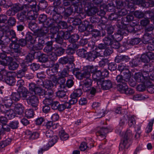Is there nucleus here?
I'll return each mask as SVG.
<instances>
[{
  "label": "nucleus",
  "instance_id": "2",
  "mask_svg": "<svg viewBox=\"0 0 154 154\" xmlns=\"http://www.w3.org/2000/svg\"><path fill=\"white\" fill-rule=\"evenodd\" d=\"M146 66L143 67V70L141 73L142 76L144 78L145 82H149L150 83H152L151 81L154 82V66H151L150 64L149 67H148L147 70H146Z\"/></svg>",
  "mask_w": 154,
  "mask_h": 154
},
{
  "label": "nucleus",
  "instance_id": "57",
  "mask_svg": "<svg viewBox=\"0 0 154 154\" xmlns=\"http://www.w3.org/2000/svg\"><path fill=\"white\" fill-rule=\"evenodd\" d=\"M51 138L52 139L47 144V146H48L49 148L54 145V144L57 142L58 139L57 137L55 135L53 136L52 137H51Z\"/></svg>",
  "mask_w": 154,
  "mask_h": 154
},
{
  "label": "nucleus",
  "instance_id": "10",
  "mask_svg": "<svg viewBox=\"0 0 154 154\" xmlns=\"http://www.w3.org/2000/svg\"><path fill=\"white\" fill-rule=\"evenodd\" d=\"M123 74V76L119 75L116 77V80L118 82L120 83L119 84H122L124 83L128 82L129 78L130 77L129 71L126 70V74Z\"/></svg>",
  "mask_w": 154,
  "mask_h": 154
},
{
  "label": "nucleus",
  "instance_id": "36",
  "mask_svg": "<svg viewBox=\"0 0 154 154\" xmlns=\"http://www.w3.org/2000/svg\"><path fill=\"white\" fill-rule=\"evenodd\" d=\"M9 37H7V39L11 41V42H17L18 38H17L15 31L12 30L10 31Z\"/></svg>",
  "mask_w": 154,
  "mask_h": 154
},
{
  "label": "nucleus",
  "instance_id": "5",
  "mask_svg": "<svg viewBox=\"0 0 154 154\" xmlns=\"http://www.w3.org/2000/svg\"><path fill=\"white\" fill-rule=\"evenodd\" d=\"M85 2V3L83 5V6L87 15L89 16H92L96 14L97 12V8L91 6V3L87 2V0Z\"/></svg>",
  "mask_w": 154,
  "mask_h": 154
},
{
  "label": "nucleus",
  "instance_id": "34",
  "mask_svg": "<svg viewBox=\"0 0 154 154\" xmlns=\"http://www.w3.org/2000/svg\"><path fill=\"white\" fill-rule=\"evenodd\" d=\"M53 39H54L56 43L61 45H65V46L66 45V44L65 42H63V38L60 32L58 33V34H57L56 37L55 36H54V38H53Z\"/></svg>",
  "mask_w": 154,
  "mask_h": 154
},
{
  "label": "nucleus",
  "instance_id": "17",
  "mask_svg": "<svg viewBox=\"0 0 154 154\" xmlns=\"http://www.w3.org/2000/svg\"><path fill=\"white\" fill-rule=\"evenodd\" d=\"M92 79L94 81L97 82V84L99 85L102 82L103 79L101 78V74L100 70L93 74Z\"/></svg>",
  "mask_w": 154,
  "mask_h": 154
},
{
  "label": "nucleus",
  "instance_id": "30",
  "mask_svg": "<svg viewBox=\"0 0 154 154\" xmlns=\"http://www.w3.org/2000/svg\"><path fill=\"white\" fill-rule=\"evenodd\" d=\"M91 31V38L95 41H98L99 40L101 34L99 30L97 29H93Z\"/></svg>",
  "mask_w": 154,
  "mask_h": 154
},
{
  "label": "nucleus",
  "instance_id": "3",
  "mask_svg": "<svg viewBox=\"0 0 154 154\" xmlns=\"http://www.w3.org/2000/svg\"><path fill=\"white\" fill-rule=\"evenodd\" d=\"M87 68L85 66L82 70L79 68H76L73 71V74L77 79L80 80L82 79L83 78H86V79H89L91 73Z\"/></svg>",
  "mask_w": 154,
  "mask_h": 154
},
{
  "label": "nucleus",
  "instance_id": "26",
  "mask_svg": "<svg viewBox=\"0 0 154 154\" xmlns=\"http://www.w3.org/2000/svg\"><path fill=\"white\" fill-rule=\"evenodd\" d=\"M26 135L29 136V138L30 140H35L38 138L39 137V133L37 132H33L27 130L26 132Z\"/></svg>",
  "mask_w": 154,
  "mask_h": 154
},
{
  "label": "nucleus",
  "instance_id": "38",
  "mask_svg": "<svg viewBox=\"0 0 154 154\" xmlns=\"http://www.w3.org/2000/svg\"><path fill=\"white\" fill-rule=\"evenodd\" d=\"M57 82L59 84L60 88L63 89L66 88V86L65 84L66 82V79L65 78L61 77L59 76V77L57 79Z\"/></svg>",
  "mask_w": 154,
  "mask_h": 154
},
{
  "label": "nucleus",
  "instance_id": "28",
  "mask_svg": "<svg viewBox=\"0 0 154 154\" xmlns=\"http://www.w3.org/2000/svg\"><path fill=\"white\" fill-rule=\"evenodd\" d=\"M36 54L37 55V58L39 61L41 62L45 63L48 60V57L45 54H41L40 52H36Z\"/></svg>",
  "mask_w": 154,
  "mask_h": 154
},
{
  "label": "nucleus",
  "instance_id": "55",
  "mask_svg": "<svg viewBox=\"0 0 154 154\" xmlns=\"http://www.w3.org/2000/svg\"><path fill=\"white\" fill-rule=\"evenodd\" d=\"M87 53V51L83 48L79 49L77 51L78 55L80 57L83 58H86Z\"/></svg>",
  "mask_w": 154,
  "mask_h": 154
},
{
  "label": "nucleus",
  "instance_id": "4",
  "mask_svg": "<svg viewBox=\"0 0 154 154\" xmlns=\"http://www.w3.org/2000/svg\"><path fill=\"white\" fill-rule=\"evenodd\" d=\"M49 31V28L44 25L40 28L36 30L34 32V35L36 38H42L46 36Z\"/></svg>",
  "mask_w": 154,
  "mask_h": 154
},
{
  "label": "nucleus",
  "instance_id": "39",
  "mask_svg": "<svg viewBox=\"0 0 154 154\" xmlns=\"http://www.w3.org/2000/svg\"><path fill=\"white\" fill-rule=\"evenodd\" d=\"M68 103H65L63 104H60V103L58 104L57 106L56 109L55 110H57L59 112H61L64 110L66 108H69L70 106H68Z\"/></svg>",
  "mask_w": 154,
  "mask_h": 154
},
{
  "label": "nucleus",
  "instance_id": "8",
  "mask_svg": "<svg viewBox=\"0 0 154 154\" xmlns=\"http://www.w3.org/2000/svg\"><path fill=\"white\" fill-rule=\"evenodd\" d=\"M28 103L30 104L34 110H37L38 108L37 106L39 103L38 97L34 95L31 94L29 95L28 98L26 100Z\"/></svg>",
  "mask_w": 154,
  "mask_h": 154
},
{
  "label": "nucleus",
  "instance_id": "54",
  "mask_svg": "<svg viewBox=\"0 0 154 154\" xmlns=\"http://www.w3.org/2000/svg\"><path fill=\"white\" fill-rule=\"evenodd\" d=\"M11 142V140L8 138L0 142V148H3L9 145Z\"/></svg>",
  "mask_w": 154,
  "mask_h": 154
},
{
  "label": "nucleus",
  "instance_id": "41",
  "mask_svg": "<svg viewBox=\"0 0 154 154\" xmlns=\"http://www.w3.org/2000/svg\"><path fill=\"white\" fill-rule=\"evenodd\" d=\"M70 97L71 99L69 101V102H66L68 103V106H70V108H71V105L77 103L78 97H77L74 95L72 93L70 95Z\"/></svg>",
  "mask_w": 154,
  "mask_h": 154
},
{
  "label": "nucleus",
  "instance_id": "32",
  "mask_svg": "<svg viewBox=\"0 0 154 154\" xmlns=\"http://www.w3.org/2000/svg\"><path fill=\"white\" fill-rule=\"evenodd\" d=\"M28 11H23L17 14V17L20 22H23L27 19L26 13Z\"/></svg>",
  "mask_w": 154,
  "mask_h": 154
},
{
  "label": "nucleus",
  "instance_id": "52",
  "mask_svg": "<svg viewBox=\"0 0 154 154\" xmlns=\"http://www.w3.org/2000/svg\"><path fill=\"white\" fill-rule=\"evenodd\" d=\"M44 87L47 89H52L54 87V84L52 81L49 80H45L44 81Z\"/></svg>",
  "mask_w": 154,
  "mask_h": 154
},
{
  "label": "nucleus",
  "instance_id": "7",
  "mask_svg": "<svg viewBox=\"0 0 154 154\" xmlns=\"http://www.w3.org/2000/svg\"><path fill=\"white\" fill-rule=\"evenodd\" d=\"M3 73H5L3 82L10 86L14 85L16 81L14 77L12 74L6 71H4Z\"/></svg>",
  "mask_w": 154,
  "mask_h": 154
},
{
  "label": "nucleus",
  "instance_id": "60",
  "mask_svg": "<svg viewBox=\"0 0 154 154\" xmlns=\"http://www.w3.org/2000/svg\"><path fill=\"white\" fill-rule=\"evenodd\" d=\"M79 38V35L77 34H74L71 35L69 41L70 43H75Z\"/></svg>",
  "mask_w": 154,
  "mask_h": 154
},
{
  "label": "nucleus",
  "instance_id": "20",
  "mask_svg": "<svg viewBox=\"0 0 154 154\" xmlns=\"http://www.w3.org/2000/svg\"><path fill=\"white\" fill-rule=\"evenodd\" d=\"M124 33L123 30L120 28L117 31V32L111 35L112 39L117 41H120L123 38L122 35Z\"/></svg>",
  "mask_w": 154,
  "mask_h": 154
},
{
  "label": "nucleus",
  "instance_id": "23",
  "mask_svg": "<svg viewBox=\"0 0 154 154\" xmlns=\"http://www.w3.org/2000/svg\"><path fill=\"white\" fill-rule=\"evenodd\" d=\"M29 11L27 12V19L34 20L37 17V13L36 11L31 10L30 8Z\"/></svg>",
  "mask_w": 154,
  "mask_h": 154
},
{
  "label": "nucleus",
  "instance_id": "25",
  "mask_svg": "<svg viewBox=\"0 0 154 154\" xmlns=\"http://www.w3.org/2000/svg\"><path fill=\"white\" fill-rule=\"evenodd\" d=\"M53 43L52 42H48L46 44V45L44 48V52L47 53V55L52 53L54 51V47L52 46Z\"/></svg>",
  "mask_w": 154,
  "mask_h": 154
},
{
  "label": "nucleus",
  "instance_id": "46",
  "mask_svg": "<svg viewBox=\"0 0 154 154\" xmlns=\"http://www.w3.org/2000/svg\"><path fill=\"white\" fill-rule=\"evenodd\" d=\"M118 69L121 72H123V74H126V70L129 71L126 64L123 63H120L118 65Z\"/></svg>",
  "mask_w": 154,
  "mask_h": 154
},
{
  "label": "nucleus",
  "instance_id": "40",
  "mask_svg": "<svg viewBox=\"0 0 154 154\" xmlns=\"http://www.w3.org/2000/svg\"><path fill=\"white\" fill-rule=\"evenodd\" d=\"M58 31L59 29L57 27H55V26L52 27L50 29L49 34L50 36H49L51 37V39H53V38H54V36L58 34Z\"/></svg>",
  "mask_w": 154,
  "mask_h": 154
},
{
  "label": "nucleus",
  "instance_id": "44",
  "mask_svg": "<svg viewBox=\"0 0 154 154\" xmlns=\"http://www.w3.org/2000/svg\"><path fill=\"white\" fill-rule=\"evenodd\" d=\"M125 30L128 32L135 33L136 32L137 29L135 28V26L131 25H128L123 28Z\"/></svg>",
  "mask_w": 154,
  "mask_h": 154
},
{
  "label": "nucleus",
  "instance_id": "6",
  "mask_svg": "<svg viewBox=\"0 0 154 154\" xmlns=\"http://www.w3.org/2000/svg\"><path fill=\"white\" fill-rule=\"evenodd\" d=\"M87 0H71V3L75 6V11L80 13L82 11L83 5L85 3Z\"/></svg>",
  "mask_w": 154,
  "mask_h": 154
},
{
  "label": "nucleus",
  "instance_id": "62",
  "mask_svg": "<svg viewBox=\"0 0 154 154\" xmlns=\"http://www.w3.org/2000/svg\"><path fill=\"white\" fill-rule=\"evenodd\" d=\"M135 80L137 82L142 83H145L144 78L142 76L141 73H138L136 74L134 76Z\"/></svg>",
  "mask_w": 154,
  "mask_h": 154
},
{
  "label": "nucleus",
  "instance_id": "56",
  "mask_svg": "<svg viewBox=\"0 0 154 154\" xmlns=\"http://www.w3.org/2000/svg\"><path fill=\"white\" fill-rule=\"evenodd\" d=\"M82 11L81 13L79 14V15L78 16L79 17H76L74 19L72 18L71 19V21H72L73 25L75 26H76L79 25L81 23V20L79 17L81 16L82 14L83 15V14L82 13Z\"/></svg>",
  "mask_w": 154,
  "mask_h": 154
},
{
  "label": "nucleus",
  "instance_id": "42",
  "mask_svg": "<svg viewBox=\"0 0 154 154\" xmlns=\"http://www.w3.org/2000/svg\"><path fill=\"white\" fill-rule=\"evenodd\" d=\"M128 82L124 83L122 84H119L118 85L117 88L118 90L121 93H124L125 91L128 88L127 85Z\"/></svg>",
  "mask_w": 154,
  "mask_h": 154
},
{
  "label": "nucleus",
  "instance_id": "15",
  "mask_svg": "<svg viewBox=\"0 0 154 154\" xmlns=\"http://www.w3.org/2000/svg\"><path fill=\"white\" fill-rule=\"evenodd\" d=\"M86 59L89 61H93L98 57H102L101 54L96 51H93L87 53L86 55Z\"/></svg>",
  "mask_w": 154,
  "mask_h": 154
},
{
  "label": "nucleus",
  "instance_id": "49",
  "mask_svg": "<svg viewBox=\"0 0 154 154\" xmlns=\"http://www.w3.org/2000/svg\"><path fill=\"white\" fill-rule=\"evenodd\" d=\"M43 93L45 98H51L53 96L54 91L52 89H49L44 91Z\"/></svg>",
  "mask_w": 154,
  "mask_h": 154
},
{
  "label": "nucleus",
  "instance_id": "9",
  "mask_svg": "<svg viewBox=\"0 0 154 154\" xmlns=\"http://www.w3.org/2000/svg\"><path fill=\"white\" fill-rule=\"evenodd\" d=\"M29 89L30 92L34 93L35 94L39 95L42 94L44 91L41 87L36 86L34 83H32L29 84Z\"/></svg>",
  "mask_w": 154,
  "mask_h": 154
},
{
  "label": "nucleus",
  "instance_id": "33",
  "mask_svg": "<svg viewBox=\"0 0 154 154\" xmlns=\"http://www.w3.org/2000/svg\"><path fill=\"white\" fill-rule=\"evenodd\" d=\"M116 0H112L110 3H108L106 6L105 9L108 11H113L116 8V5L114 4Z\"/></svg>",
  "mask_w": 154,
  "mask_h": 154
},
{
  "label": "nucleus",
  "instance_id": "48",
  "mask_svg": "<svg viewBox=\"0 0 154 154\" xmlns=\"http://www.w3.org/2000/svg\"><path fill=\"white\" fill-rule=\"evenodd\" d=\"M59 67V65L58 63H56L54 64L51 68V69H49V71H47V73H48V72L51 73V72H52V74H50L51 76H53L55 75V73H56L58 72V70Z\"/></svg>",
  "mask_w": 154,
  "mask_h": 154
},
{
  "label": "nucleus",
  "instance_id": "12",
  "mask_svg": "<svg viewBox=\"0 0 154 154\" xmlns=\"http://www.w3.org/2000/svg\"><path fill=\"white\" fill-rule=\"evenodd\" d=\"M154 58L153 53L149 51L146 54H142L140 59V61L142 62L148 63L150 60H152Z\"/></svg>",
  "mask_w": 154,
  "mask_h": 154
},
{
  "label": "nucleus",
  "instance_id": "37",
  "mask_svg": "<svg viewBox=\"0 0 154 154\" xmlns=\"http://www.w3.org/2000/svg\"><path fill=\"white\" fill-rule=\"evenodd\" d=\"M63 12L62 13L65 17H69L71 14L73 12L72 8L71 6L67 8L63 7Z\"/></svg>",
  "mask_w": 154,
  "mask_h": 154
},
{
  "label": "nucleus",
  "instance_id": "14",
  "mask_svg": "<svg viewBox=\"0 0 154 154\" xmlns=\"http://www.w3.org/2000/svg\"><path fill=\"white\" fill-rule=\"evenodd\" d=\"M109 128L108 127H102L96 133V135L100 140L104 139L106 137V134L108 132Z\"/></svg>",
  "mask_w": 154,
  "mask_h": 154
},
{
  "label": "nucleus",
  "instance_id": "27",
  "mask_svg": "<svg viewBox=\"0 0 154 154\" xmlns=\"http://www.w3.org/2000/svg\"><path fill=\"white\" fill-rule=\"evenodd\" d=\"M34 34L30 32H28L26 35L25 39L27 42H30L31 43L33 44L36 41V39Z\"/></svg>",
  "mask_w": 154,
  "mask_h": 154
},
{
  "label": "nucleus",
  "instance_id": "50",
  "mask_svg": "<svg viewBox=\"0 0 154 154\" xmlns=\"http://www.w3.org/2000/svg\"><path fill=\"white\" fill-rule=\"evenodd\" d=\"M36 54V52H32V53H29L26 56V58L25 61L26 63H28L29 62H31L34 59V56Z\"/></svg>",
  "mask_w": 154,
  "mask_h": 154
},
{
  "label": "nucleus",
  "instance_id": "43",
  "mask_svg": "<svg viewBox=\"0 0 154 154\" xmlns=\"http://www.w3.org/2000/svg\"><path fill=\"white\" fill-rule=\"evenodd\" d=\"M56 24V23L51 18V17H49L48 18H47L44 25H46L47 26H46L48 28L49 27H52L53 26H55Z\"/></svg>",
  "mask_w": 154,
  "mask_h": 154
},
{
  "label": "nucleus",
  "instance_id": "51",
  "mask_svg": "<svg viewBox=\"0 0 154 154\" xmlns=\"http://www.w3.org/2000/svg\"><path fill=\"white\" fill-rule=\"evenodd\" d=\"M5 115L8 117L9 119H11L14 118L16 114L13 109H9L7 110Z\"/></svg>",
  "mask_w": 154,
  "mask_h": 154
},
{
  "label": "nucleus",
  "instance_id": "24",
  "mask_svg": "<svg viewBox=\"0 0 154 154\" xmlns=\"http://www.w3.org/2000/svg\"><path fill=\"white\" fill-rule=\"evenodd\" d=\"M18 91L20 94L21 97L23 100H26L28 98V94H29V91L25 87H22L21 88L19 89Z\"/></svg>",
  "mask_w": 154,
  "mask_h": 154
},
{
  "label": "nucleus",
  "instance_id": "19",
  "mask_svg": "<svg viewBox=\"0 0 154 154\" xmlns=\"http://www.w3.org/2000/svg\"><path fill=\"white\" fill-rule=\"evenodd\" d=\"M100 85H101V88L103 90H107L112 87V83L109 80H102V82Z\"/></svg>",
  "mask_w": 154,
  "mask_h": 154
},
{
  "label": "nucleus",
  "instance_id": "64",
  "mask_svg": "<svg viewBox=\"0 0 154 154\" xmlns=\"http://www.w3.org/2000/svg\"><path fill=\"white\" fill-rule=\"evenodd\" d=\"M11 97L12 99L15 101H19L21 97L19 91L16 92L12 93Z\"/></svg>",
  "mask_w": 154,
  "mask_h": 154
},
{
  "label": "nucleus",
  "instance_id": "45",
  "mask_svg": "<svg viewBox=\"0 0 154 154\" xmlns=\"http://www.w3.org/2000/svg\"><path fill=\"white\" fill-rule=\"evenodd\" d=\"M54 6L53 9L51 11V14H61L63 12V7H55Z\"/></svg>",
  "mask_w": 154,
  "mask_h": 154
},
{
  "label": "nucleus",
  "instance_id": "16",
  "mask_svg": "<svg viewBox=\"0 0 154 154\" xmlns=\"http://www.w3.org/2000/svg\"><path fill=\"white\" fill-rule=\"evenodd\" d=\"M16 13L22 11H29L30 9L27 5H22L20 4H15L13 6Z\"/></svg>",
  "mask_w": 154,
  "mask_h": 154
},
{
  "label": "nucleus",
  "instance_id": "35",
  "mask_svg": "<svg viewBox=\"0 0 154 154\" xmlns=\"http://www.w3.org/2000/svg\"><path fill=\"white\" fill-rule=\"evenodd\" d=\"M54 51L57 56H60L64 53L65 50L61 47L57 45H55Z\"/></svg>",
  "mask_w": 154,
  "mask_h": 154
},
{
  "label": "nucleus",
  "instance_id": "11",
  "mask_svg": "<svg viewBox=\"0 0 154 154\" xmlns=\"http://www.w3.org/2000/svg\"><path fill=\"white\" fill-rule=\"evenodd\" d=\"M92 82V79H86L80 85V87L82 88L84 92H87L89 91L91 89Z\"/></svg>",
  "mask_w": 154,
  "mask_h": 154
},
{
  "label": "nucleus",
  "instance_id": "1",
  "mask_svg": "<svg viewBox=\"0 0 154 154\" xmlns=\"http://www.w3.org/2000/svg\"><path fill=\"white\" fill-rule=\"evenodd\" d=\"M132 135L131 131L128 130L121 139L120 143L119 150L120 152H122V154H125L126 149H127L131 145V139Z\"/></svg>",
  "mask_w": 154,
  "mask_h": 154
},
{
  "label": "nucleus",
  "instance_id": "59",
  "mask_svg": "<svg viewBox=\"0 0 154 154\" xmlns=\"http://www.w3.org/2000/svg\"><path fill=\"white\" fill-rule=\"evenodd\" d=\"M4 105L6 107L9 108L13 103V101L11 98L10 97L5 98L3 100Z\"/></svg>",
  "mask_w": 154,
  "mask_h": 154
},
{
  "label": "nucleus",
  "instance_id": "18",
  "mask_svg": "<svg viewBox=\"0 0 154 154\" xmlns=\"http://www.w3.org/2000/svg\"><path fill=\"white\" fill-rule=\"evenodd\" d=\"M38 42L37 44L34 45L32 47V50L33 51L35 50H39L42 49L45 44V41L42 38H37Z\"/></svg>",
  "mask_w": 154,
  "mask_h": 154
},
{
  "label": "nucleus",
  "instance_id": "47",
  "mask_svg": "<svg viewBox=\"0 0 154 154\" xmlns=\"http://www.w3.org/2000/svg\"><path fill=\"white\" fill-rule=\"evenodd\" d=\"M8 48V47L5 45V42L0 39V49H1L2 51L6 52L7 54H9L11 51L10 50H7Z\"/></svg>",
  "mask_w": 154,
  "mask_h": 154
},
{
  "label": "nucleus",
  "instance_id": "29",
  "mask_svg": "<svg viewBox=\"0 0 154 154\" xmlns=\"http://www.w3.org/2000/svg\"><path fill=\"white\" fill-rule=\"evenodd\" d=\"M24 107L21 103H19L15 105L14 110L18 114L22 115L24 112Z\"/></svg>",
  "mask_w": 154,
  "mask_h": 154
},
{
  "label": "nucleus",
  "instance_id": "63",
  "mask_svg": "<svg viewBox=\"0 0 154 154\" xmlns=\"http://www.w3.org/2000/svg\"><path fill=\"white\" fill-rule=\"evenodd\" d=\"M19 66V65L15 62L13 61L8 63V66L9 69L11 70H14L17 69Z\"/></svg>",
  "mask_w": 154,
  "mask_h": 154
},
{
  "label": "nucleus",
  "instance_id": "61",
  "mask_svg": "<svg viewBox=\"0 0 154 154\" xmlns=\"http://www.w3.org/2000/svg\"><path fill=\"white\" fill-rule=\"evenodd\" d=\"M60 14H51V15L52 16L51 18L54 22H55L56 24H57V23L60 21V20L62 18Z\"/></svg>",
  "mask_w": 154,
  "mask_h": 154
},
{
  "label": "nucleus",
  "instance_id": "21",
  "mask_svg": "<svg viewBox=\"0 0 154 154\" xmlns=\"http://www.w3.org/2000/svg\"><path fill=\"white\" fill-rule=\"evenodd\" d=\"M9 47L11 50L15 53H20L21 52V48L17 42H11L10 44Z\"/></svg>",
  "mask_w": 154,
  "mask_h": 154
},
{
  "label": "nucleus",
  "instance_id": "31",
  "mask_svg": "<svg viewBox=\"0 0 154 154\" xmlns=\"http://www.w3.org/2000/svg\"><path fill=\"white\" fill-rule=\"evenodd\" d=\"M152 35L149 33H146L143 35L142 39V41L144 44H147L149 42H152Z\"/></svg>",
  "mask_w": 154,
  "mask_h": 154
},
{
  "label": "nucleus",
  "instance_id": "13",
  "mask_svg": "<svg viewBox=\"0 0 154 154\" xmlns=\"http://www.w3.org/2000/svg\"><path fill=\"white\" fill-rule=\"evenodd\" d=\"M59 90L56 93V96L59 98L60 100L62 102H65L66 101L68 98L67 95H66L65 88L63 89L60 88Z\"/></svg>",
  "mask_w": 154,
  "mask_h": 154
},
{
  "label": "nucleus",
  "instance_id": "22",
  "mask_svg": "<svg viewBox=\"0 0 154 154\" xmlns=\"http://www.w3.org/2000/svg\"><path fill=\"white\" fill-rule=\"evenodd\" d=\"M74 61V57L69 56L61 58L59 60V62L61 64H65L69 63L70 62Z\"/></svg>",
  "mask_w": 154,
  "mask_h": 154
},
{
  "label": "nucleus",
  "instance_id": "58",
  "mask_svg": "<svg viewBox=\"0 0 154 154\" xmlns=\"http://www.w3.org/2000/svg\"><path fill=\"white\" fill-rule=\"evenodd\" d=\"M140 62V60L139 58L136 57L132 59L129 62L130 66L132 67H136L137 66L138 63Z\"/></svg>",
  "mask_w": 154,
  "mask_h": 154
},
{
  "label": "nucleus",
  "instance_id": "53",
  "mask_svg": "<svg viewBox=\"0 0 154 154\" xmlns=\"http://www.w3.org/2000/svg\"><path fill=\"white\" fill-rule=\"evenodd\" d=\"M112 38L111 37V35H108L104 38L103 39V42L107 46L111 45L112 42Z\"/></svg>",
  "mask_w": 154,
  "mask_h": 154
}]
</instances>
